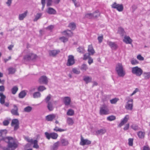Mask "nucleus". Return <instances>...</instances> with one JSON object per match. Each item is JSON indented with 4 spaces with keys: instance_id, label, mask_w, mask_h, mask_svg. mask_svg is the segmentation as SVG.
Segmentation results:
<instances>
[{
    "instance_id": "nucleus-31",
    "label": "nucleus",
    "mask_w": 150,
    "mask_h": 150,
    "mask_svg": "<svg viewBox=\"0 0 150 150\" xmlns=\"http://www.w3.org/2000/svg\"><path fill=\"white\" fill-rule=\"evenodd\" d=\"M93 18H96L100 16V13L99 11L97 10L96 11L94 12L93 13Z\"/></svg>"
},
{
    "instance_id": "nucleus-3",
    "label": "nucleus",
    "mask_w": 150,
    "mask_h": 150,
    "mask_svg": "<svg viewBox=\"0 0 150 150\" xmlns=\"http://www.w3.org/2000/svg\"><path fill=\"white\" fill-rule=\"evenodd\" d=\"M125 100L127 101L125 105V109L128 110H132L133 107V100L132 99H130L129 97H127Z\"/></svg>"
},
{
    "instance_id": "nucleus-59",
    "label": "nucleus",
    "mask_w": 150,
    "mask_h": 150,
    "mask_svg": "<svg viewBox=\"0 0 150 150\" xmlns=\"http://www.w3.org/2000/svg\"><path fill=\"white\" fill-rule=\"evenodd\" d=\"M103 39V35L101 36H98V40L99 43H100L102 42Z\"/></svg>"
},
{
    "instance_id": "nucleus-58",
    "label": "nucleus",
    "mask_w": 150,
    "mask_h": 150,
    "mask_svg": "<svg viewBox=\"0 0 150 150\" xmlns=\"http://www.w3.org/2000/svg\"><path fill=\"white\" fill-rule=\"evenodd\" d=\"M90 53H86L84 55L83 59L84 60H86L89 57L90 55Z\"/></svg>"
},
{
    "instance_id": "nucleus-22",
    "label": "nucleus",
    "mask_w": 150,
    "mask_h": 150,
    "mask_svg": "<svg viewBox=\"0 0 150 150\" xmlns=\"http://www.w3.org/2000/svg\"><path fill=\"white\" fill-rule=\"evenodd\" d=\"M88 51L89 52L88 53H90L91 55H93L95 53V51L92 45H89L88 46Z\"/></svg>"
},
{
    "instance_id": "nucleus-17",
    "label": "nucleus",
    "mask_w": 150,
    "mask_h": 150,
    "mask_svg": "<svg viewBox=\"0 0 150 150\" xmlns=\"http://www.w3.org/2000/svg\"><path fill=\"white\" fill-rule=\"evenodd\" d=\"M128 119V115H126L121 121V122L118 125L120 127L123 125L125 124L127 122Z\"/></svg>"
},
{
    "instance_id": "nucleus-49",
    "label": "nucleus",
    "mask_w": 150,
    "mask_h": 150,
    "mask_svg": "<svg viewBox=\"0 0 150 150\" xmlns=\"http://www.w3.org/2000/svg\"><path fill=\"white\" fill-rule=\"evenodd\" d=\"M116 119V117L113 115H111L108 117H107V120L110 121H112L115 120Z\"/></svg>"
},
{
    "instance_id": "nucleus-28",
    "label": "nucleus",
    "mask_w": 150,
    "mask_h": 150,
    "mask_svg": "<svg viewBox=\"0 0 150 150\" xmlns=\"http://www.w3.org/2000/svg\"><path fill=\"white\" fill-rule=\"evenodd\" d=\"M59 142H57L54 144L51 148L52 150H57L59 146Z\"/></svg>"
},
{
    "instance_id": "nucleus-41",
    "label": "nucleus",
    "mask_w": 150,
    "mask_h": 150,
    "mask_svg": "<svg viewBox=\"0 0 150 150\" xmlns=\"http://www.w3.org/2000/svg\"><path fill=\"white\" fill-rule=\"evenodd\" d=\"M67 122L69 125H72L74 123L73 120L70 117H68L67 118Z\"/></svg>"
},
{
    "instance_id": "nucleus-13",
    "label": "nucleus",
    "mask_w": 150,
    "mask_h": 150,
    "mask_svg": "<svg viewBox=\"0 0 150 150\" xmlns=\"http://www.w3.org/2000/svg\"><path fill=\"white\" fill-rule=\"evenodd\" d=\"M13 108L11 110V114L14 115L19 116V114L18 112V107L15 105H13Z\"/></svg>"
},
{
    "instance_id": "nucleus-26",
    "label": "nucleus",
    "mask_w": 150,
    "mask_h": 150,
    "mask_svg": "<svg viewBox=\"0 0 150 150\" xmlns=\"http://www.w3.org/2000/svg\"><path fill=\"white\" fill-rule=\"evenodd\" d=\"M83 80L86 84L91 82L92 78L89 76H84L83 77Z\"/></svg>"
},
{
    "instance_id": "nucleus-5",
    "label": "nucleus",
    "mask_w": 150,
    "mask_h": 150,
    "mask_svg": "<svg viewBox=\"0 0 150 150\" xmlns=\"http://www.w3.org/2000/svg\"><path fill=\"white\" fill-rule=\"evenodd\" d=\"M37 57L36 54L30 52L25 55L23 57V59L25 61H30L36 59Z\"/></svg>"
},
{
    "instance_id": "nucleus-11",
    "label": "nucleus",
    "mask_w": 150,
    "mask_h": 150,
    "mask_svg": "<svg viewBox=\"0 0 150 150\" xmlns=\"http://www.w3.org/2000/svg\"><path fill=\"white\" fill-rule=\"evenodd\" d=\"M109 110L106 106L103 105L100 108V114L101 115H107L108 114Z\"/></svg>"
},
{
    "instance_id": "nucleus-52",
    "label": "nucleus",
    "mask_w": 150,
    "mask_h": 150,
    "mask_svg": "<svg viewBox=\"0 0 150 150\" xmlns=\"http://www.w3.org/2000/svg\"><path fill=\"white\" fill-rule=\"evenodd\" d=\"M59 39L64 42H67L68 40V38L64 37H61Z\"/></svg>"
},
{
    "instance_id": "nucleus-46",
    "label": "nucleus",
    "mask_w": 150,
    "mask_h": 150,
    "mask_svg": "<svg viewBox=\"0 0 150 150\" xmlns=\"http://www.w3.org/2000/svg\"><path fill=\"white\" fill-rule=\"evenodd\" d=\"M46 88L43 86H39L38 88V91L40 92H42L44 90H46Z\"/></svg>"
},
{
    "instance_id": "nucleus-56",
    "label": "nucleus",
    "mask_w": 150,
    "mask_h": 150,
    "mask_svg": "<svg viewBox=\"0 0 150 150\" xmlns=\"http://www.w3.org/2000/svg\"><path fill=\"white\" fill-rule=\"evenodd\" d=\"M133 139L132 138H129L128 139V144L129 146H132L133 145Z\"/></svg>"
},
{
    "instance_id": "nucleus-48",
    "label": "nucleus",
    "mask_w": 150,
    "mask_h": 150,
    "mask_svg": "<svg viewBox=\"0 0 150 150\" xmlns=\"http://www.w3.org/2000/svg\"><path fill=\"white\" fill-rule=\"evenodd\" d=\"M51 96L50 94H49L47 96L45 100L46 103H47L49 102H51V101H50L51 98Z\"/></svg>"
},
{
    "instance_id": "nucleus-57",
    "label": "nucleus",
    "mask_w": 150,
    "mask_h": 150,
    "mask_svg": "<svg viewBox=\"0 0 150 150\" xmlns=\"http://www.w3.org/2000/svg\"><path fill=\"white\" fill-rule=\"evenodd\" d=\"M52 0H47V6H51L52 4Z\"/></svg>"
},
{
    "instance_id": "nucleus-55",
    "label": "nucleus",
    "mask_w": 150,
    "mask_h": 150,
    "mask_svg": "<svg viewBox=\"0 0 150 150\" xmlns=\"http://www.w3.org/2000/svg\"><path fill=\"white\" fill-rule=\"evenodd\" d=\"M131 128L134 130H138V127L135 124H133L131 126Z\"/></svg>"
},
{
    "instance_id": "nucleus-1",
    "label": "nucleus",
    "mask_w": 150,
    "mask_h": 150,
    "mask_svg": "<svg viewBox=\"0 0 150 150\" xmlns=\"http://www.w3.org/2000/svg\"><path fill=\"white\" fill-rule=\"evenodd\" d=\"M7 138L8 140L7 146L11 150H15L18 146V142L12 137H8Z\"/></svg>"
},
{
    "instance_id": "nucleus-54",
    "label": "nucleus",
    "mask_w": 150,
    "mask_h": 150,
    "mask_svg": "<svg viewBox=\"0 0 150 150\" xmlns=\"http://www.w3.org/2000/svg\"><path fill=\"white\" fill-rule=\"evenodd\" d=\"M131 62L132 65H136L138 63V62L135 59H132L131 61Z\"/></svg>"
},
{
    "instance_id": "nucleus-14",
    "label": "nucleus",
    "mask_w": 150,
    "mask_h": 150,
    "mask_svg": "<svg viewBox=\"0 0 150 150\" xmlns=\"http://www.w3.org/2000/svg\"><path fill=\"white\" fill-rule=\"evenodd\" d=\"M60 52V50H51L49 51V54L50 56L54 57L59 53Z\"/></svg>"
},
{
    "instance_id": "nucleus-37",
    "label": "nucleus",
    "mask_w": 150,
    "mask_h": 150,
    "mask_svg": "<svg viewBox=\"0 0 150 150\" xmlns=\"http://www.w3.org/2000/svg\"><path fill=\"white\" fill-rule=\"evenodd\" d=\"M26 94V93L25 91H22L19 94V97L20 98H23L25 97Z\"/></svg>"
},
{
    "instance_id": "nucleus-9",
    "label": "nucleus",
    "mask_w": 150,
    "mask_h": 150,
    "mask_svg": "<svg viewBox=\"0 0 150 150\" xmlns=\"http://www.w3.org/2000/svg\"><path fill=\"white\" fill-rule=\"evenodd\" d=\"M45 134L47 138L48 139L50 138L53 139H56L58 136V135L57 133L54 132L49 133L47 132H45Z\"/></svg>"
},
{
    "instance_id": "nucleus-29",
    "label": "nucleus",
    "mask_w": 150,
    "mask_h": 150,
    "mask_svg": "<svg viewBox=\"0 0 150 150\" xmlns=\"http://www.w3.org/2000/svg\"><path fill=\"white\" fill-rule=\"evenodd\" d=\"M62 146H67L69 144L68 141L65 139H62L61 140L60 142Z\"/></svg>"
},
{
    "instance_id": "nucleus-24",
    "label": "nucleus",
    "mask_w": 150,
    "mask_h": 150,
    "mask_svg": "<svg viewBox=\"0 0 150 150\" xmlns=\"http://www.w3.org/2000/svg\"><path fill=\"white\" fill-rule=\"evenodd\" d=\"M27 11H25L23 13L20 14L19 15L18 19L20 21L23 20L27 16Z\"/></svg>"
},
{
    "instance_id": "nucleus-8",
    "label": "nucleus",
    "mask_w": 150,
    "mask_h": 150,
    "mask_svg": "<svg viewBox=\"0 0 150 150\" xmlns=\"http://www.w3.org/2000/svg\"><path fill=\"white\" fill-rule=\"evenodd\" d=\"M75 61L74 56L72 55H69L68 56V59L66 65L67 66H70L74 64Z\"/></svg>"
},
{
    "instance_id": "nucleus-25",
    "label": "nucleus",
    "mask_w": 150,
    "mask_h": 150,
    "mask_svg": "<svg viewBox=\"0 0 150 150\" xmlns=\"http://www.w3.org/2000/svg\"><path fill=\"white\" fill-rule=\"evenodd\" d=\"M0 103L2 104H3L5 103V99L6 97L1 93H0Z\"/></svg>"
},
{
    "instance_id": "nucleus-38",
    "label": "nucleus",
    "mask_w": 150,
    "mask_h": 150,
    "mask_svg": "<svg viewBox=\"0 0 150 150\" xmlns=\"http://www.w3.org/2000/svg\"><path fill=\"white\" fill-rule=\"evenodd\" d=\"M42 14L40 13H38L35 16V18L34 19L33 21H37L38 19H39L42 16Z\"/></svg>"
},
{
    "instance_id": "nucleus-7",
    "label": "nucleus",
    "mask_w": 150,
    "mask_h": 150,
    "mask_svg": "<svg viewBox=\"0 0 150 150\" xmlns=\"http://www.w3.org/2000/svg\"><path fill=\"white\" fill-rule=\"evenodd\" d=\"M112 8L116 9L118 11L121 12L123 10V6L122 4H117L114 2L111 5Z\"/></svg>"
},
{
    "instance_id": "nucleus-40",
    "label": "nucleus",
    "mask_w": 150,
    "mask_h": 150,
    "mask_svg": "<svg viewBox=\"0 0 150 150\" xmlns=\"http://www.w3.org/2000/svg\"><path fill=\"white\" fill-rule=\"evenodd\" d=\"M38 141L37 140H35L33 141V143H32V144H34V145L33 146V148L37 149H38L39 148V146L38 145Z\"/></svg>"
},
{
    "instance_id": "nucleus-32",
    "label": "nucleus",
    "mask_w": 150,
    "mask_h": 150,
    "mask_svg": "<svg viewBox=\"0 0 150 150\" xmlns=\"http://www.w3.org/2000/svg\"><path fill=\"white\" fill-rule=\"evenodd\" d=\"M143 75L145 79H148L150 78V72H144Z\"/></svg>"
},
{
    "instance_id": "nucleus-19",
    "label": "nucleus",
    "mask_w": 150,
    "mask_h": 150,
    "mask_svg": "<svg viewBox=\"0 0 150 150\" xmlns=\"http://www.w3.org/2000/svg\"><path fill=\"white\" fill-rule=\"evenodd\" d=\"M55 117V115L54 114H50L46 116V120L48 121H51Z\"/></svg>"
},
{
    "instance_id": "nucleus-62",
    "label": "nucleus",
    "mask_w": 150,
    "mask_h": 150,
    "mask_svg": "<svg viewBox=\"0 0 150 150\" xmlns=\"http://www.w3.org/2000/svg\"><path fill=\"white\" fill-rule=\"evenodd\" d=\"M54 28V25H50L47 28H46V29L49 30H51Z\"/></svg>"
},
{
    "instance_id": "nucleus-43",
    "label": "nucleus",
    "mask_w": 150,
    "mask_h": 150,
    "mask_svg": "<svg viewBox=\"0 0 150 150\" xmlns=\"http://www.w3.org/2000/svg\"><path fill=\"white\" fill-rule=\"evenodd\" d=\"M145 135L144 132H138L137 135L138 137L140 138H144Z\"/></svg>"
},
{
    "instance_id": "nucleus-12",
    "label": "nucleus",
    "mask_w": 150,
    "mask_h": 150,
    "mask_svg": "<svg viewBox=\"0 0 150 150\" xmlns=\"http://www.w3.org/2000/svg\"><path fill=\"white\" fill-rule=\"evenodd\" d=\"M81 140L80 144L81 145L84 146L85 145H89L91 143V142L90 141L87 139H84L82 136L81 137Z\"/></svg>"
},
{
    "instance_id": "nucleus-2",
    "label": "nucleus",
    "mask_w": 150,
    "mask_h": 150,
    "mask_svg": "<svg viewBox=\"0 0 150 150\" xmlns=\"http://www.w3.org/2000/svg\"><path fill=\"white\" fill-rule=\"evenodd\" d=\"M115 70L119 76L123 77L125 76V71L122 64L118 63L116 65Z\"/></svg>"
},
{
    "instance_id": "nucleus-60",
    "label": "nucleus",
    "mask_w": 150,
    "mask_h": 150,
    "mask_svg": "<svg viewBox=\"0 0 150 150\" xmlns=\"http://www.w3.org/2000/svg\"><path fill=\"white\" fill-rule=\"evenodd\" d=\"M41 3L42 5V9L43 10L45 7V0H41Z\"/></svg>"
},
{
    "instance_id": "nucleus-51",
    "label": "nucleus",
    "mask_w": 150,
    "mask_h": 150,
    "mask_svg": "<svg viewBox=\"0 0 150 150\" xmlns=\"http://www.w3.org/2000/svg\"><path fill=\"white\" fill-rule=\"evenodd\" d=\"M119 99L116 98H113L110 100V103L112 104H115L118 100Z\"/></svg>"
},
{
    "instance_id": "nucleus-64",
    "label": "nucleus",
    "mask_w": 150,
    "mask_h": 150,
    "mask_svg": "<svg viewBox=\"0 0 150 150\" xmlns=\"http://www.w3.org/2000/svg\"><path fill=\"white\" fill-rule=\"evenodd\" d=\"M74 3L75 6L76 7H78L80 6V4L79 2H76V0L73 1Z\"/></svg>"
},
{
    "instance_id": "nucleus-6",
    "label": "nucleus",
    "mask_w": 150,
    "mask_h": 150,
    "mask_svg": "<svg viewBox=\"0 0 150 150\" xmlns=\"http://www.w3.org/2000/svg\"><path fill=\"white\" fill-rule=\"evenodd\" d=\"M19 122L17 119H13L12 120L11 125L13 127L14 130H17L19 128Z\"/></svg>"
},
{
    "instance_id": "nucleus-34",
    "label": "nucleus",
    "mask_w": 150,
    "mask_h": 150,
    "mask_svg": "<svg viewBox=\"0 0 150 150\" xmlns=\"http://www.w3.org/2000/svg\"><path fill=\"white\" fill-rule=\"evenodd\" d=\"M88 69L87 65L85 64H82L80 68V69L83 71H86Z\"/></svg>"
},
{
    "instance_id": "nucleus-10",
    "label": "nucleus",
    "mask_w": 150,
    "mask_h": 150,
    "mask_svg": "<svg viewBox=\"0 0 150 150\" xmlns=\"http://www.w3.org/2000/svg\"><path fill=\"white\" fill-rule=\"evenodd\" d=\"M38 81L40 84L47 85L48 82V79L46 76H42L39 78Z\"/></svg>"
},
{
    "instance_id": "nucleus-18",
    "label": "nucleus",
    "mask_w": 150,
    "mask_h": 150,
    "mask_svg": "<svg viewBox=\"0 0 150 150\" xmlns=\"http://www.w3.org/2000/svg\"><path fill=\"white\" fill-rule=\"evenodd\" d=\"M128 119V115H126L121 121V122L118 125L120 127L123 125L125 124L127 122Z\"/></svg>"
},
{
    "instance_id": "nucleus-42",
    "label": "nucleus",
    "mask_w": 150,
    "mask_h": 150,
    "mask_svg": "<svg viewBox=\"0 0 150 150\" xmlns=\"http://www.w3.org/2000/svg\"><path fill=\"white\" fill-rule=\"evenodd\" d=\"M69 27L71 30H74L76 28V24L74 23H69Z\"/></svg>"
},
{
    "instance_id": "nucleus-23",
    "label": "nucleus",
    "mask_w": 150,
    "mask_h": 150,
    "mask_svg": "<svg viewBox=\"0 0 150 150\" xmlns=\"http://www.w3.org/2000/svg\"><path fill=\"white\" fill-rule=\"evenodd\" d=\"M47 103V107L48 110L49 111L53 110L54 109V107L53 106V102H49Z\"/></svg>"
},
{
    "instance_id": "nucleus-36",
    "label": "nucleus",
    "mask_w": 150,
    "mask_h": 150,
    "mask_svg": "<svg viewBox=\"0 0 150 150\" xmlns=\"http://www.w3.org/2000/svg\"><path fill=\"white\" fill-rule=\"evenodd\" d=\"M77 51L81 53H83L85 52V50L83 47H80L77 48Z\"/></svg>"
},
{
    "instance_id": "nucleus-50",
    "label": "nucleus",
    "mask_w": 150,
    "mask_h": 150,
    "mask_svg": "<svg viewBox=\"0 0 150 150\" xmlns=\"http://www.w3.org/2000/svg\"><path fill=\"white\" fill-rule=\"evenodd\" d=\"M72 72L75 74H79L80 73V71L78 69L76 68H74L72 69Z\"/></svg>"
},
{
    "instance_id": "nucleus-53",
    "label": "nucleus",
    "mask_w": 150,
    "mask_h": 150,
    "mask_svg": "<svg viewBox=\"0 0 150 150\" xmlns=\"http://www.w3.org/2000/svg\"><path fill=\"white\" fill-rule=\"evenodd\" d=\"M85 17L89 18H93V14L92 13H88L85 15Z\"/></svg>"
},
{
    "instance_id": "nucleus-39",
    "label": "nucleus",
    "mask_w": 150,
    "mask_h": 150,
    "mask_svg": "<svg viewBox=\"0 0 150 150\" xmlns=\"http://www.w3.org/2000/svg\"><path fill=\"white\" fill-rule=\"evenodd\" d=\"M63 33H65L69 37H71L73 35L72 32L70 30H67L64 31Z\"/></svg>"
},
{
    "instance_id": "nucleus-20",
    "label": "nucleus",
    "mask_w": 150,
    "mask_h": 150,
    "mask_svg": "<svg viewBox=\"0 0 150 150\" xmlns=\"http://www.w3.org/2000/svg\"><path fill=\"white\" fill-rule=\"evenodd\" d=\"M124 42L126 44H130L132 42V40L129 36H125L123 40Z\"/></svg>"
},
{
    "instance_id": "nucleus-45",
    "label": "nucleus",
    "mask_w": 150,
    "mask_h": 150,
    "mask_svg": "<svg viewBox=\"0 0 150 150\" xmlns=\"http://www.w3.org/2000/svg\"><path fill=\"white\" fill-rule=\"evenodd\" d=\"M11 120V119L4 120L3 122V125L5 126L8 125L9 124Z\"/></svg>"
},
{
    "instance_id": "nucleus-30",
    "label": "nucleus",
    "mask_w": 150,
    "mask_h": 150,
    "mask_svg": "<svg viewBox=\"0 0 150 150\" xmlns=\"http://www.w3.org/2000/svg\"><path fill=\"white\" fill-rule=\"evenodd\" d=\"M9 74H13L16 71V69L13 67H10L8 69Z\"/></svg>"
},
{
    "instance_id": "nucleus-35",
    "label": "nucleus",
    "mask_w": 150,
    "mask_h": 150,
    "mask_svg": "<svg viewBox=\"0 0 150 150\" xmlns=\"http://www.w3.org/2000/svg\"><path fill=\"white\" fill-rule=\"evenodd\" d=\"M33 96L34 98H38L40 97L41 93L39 92H36L34 93Z\"/></svg>"
},
{
    "instance_id": "nucleus-16",
    "label": "nucleus",
    "mask_w": 150,
    "mask_h": 150,
    "mask_svg": "<svg viewBox=\"0 0 150 150\" xmlns=\"http://www.w3.org/2000/svg\"><path fill=\"white\" fill-rule=\"evenodd\" d=\"M63 101L65 105H69L71 102V99L69 97H65L63 98Z\"/></svg>"
},
{
    "instance_id": "nucleus-27",
    "label": "nucleus",
    "mask_w": 150,
    "mask_h": 150,
    "mask_svg": "<svg viewBox=\"0 0 150 150\" xmlns=\"http://www.w3.org/2000/svg\"><path fill=\"white\" fill-rule=\"evenodd\" d=\"M118 32L120 35H121L122 36H123L125 33V32L124 29L121 27L118 28Z\"/></svg>"
},
{
    "instance_id": "nucleus-33",
    "label": "nucleus",
    "mask_w": 150,
    "mask_h": 150,
    "mask_svg": "<svg viewBox=\"0 0 150 150\" xmlns=\"http://www.w3.org/2000/svg\"><path fill=\"white\" fill-rule=\"evenodd\" d=\"M32 108L30 106H28L24 109V112H29L31 111Z\"/></svg>"
},
{
    "instance_id": "nucleus-15",
    "label": "nucleus",
    "mask_w": 150,
    "mask_h": 150,
    "mask_svg": "<svg viewBox=\"0 0 150 150\" xmlns=\"http://www.w3.org/2000/svg\"><path fill=\"white\" fill-rule=\"evenodd\" d=\"M107 44L113 49H116L117 47V46L115 42H113L109 41L107 42Z\"/></svg>"
},
{
    "instance_id": "nucleus-47",
    "label": "nucleus",
    "mask_w": 150,
    "mask_h": 150,
    "mask_svg": "<svg viewBox=\"0 0 150 150\" xmlns=\"http://www.w3.org/2000/svg\"><path fill=\"white\" fill-rule=\"evenodd\" d=\"M18 87L16 86L13 87L11 89V91L12 94H14L16 93L18 91Z\"/></svg>"
},
{
    "instance_id": "nucleus-4",
    "label": "nucleus",
    "mask_w": 150,
    "mask_h": 150,
    "mask_svg": "<svg viewBox=\"0 0 150 150\" xmlns=\"http://www.w3.org/2000/svg\"><path fill=\"white\" fill-rule=\"evenodd\" d=\"M132 72L133 74L139 76L142 74L143 71L141 68L137 66L132 68Z\"/></svg>"
},
{
    "instance_id": "nucleus-44",
    "label": "nucleus",
    "mask_w": 150,
    "mask_h": 150,
    "mask_svg": "<svg viewBox=\"0 0 150 150\" xmlns=\"http://www.w3.org/2000/svg\"><path fill=\"white\" fill-rule=\"evenodd\" d=\"M67 115L69 116H72L74 114V111L71 109H69L67 113Z\"/></svg>"
},
{
    "instance_id": "nucleus-21",
    "label": "nucleus",
    "mask_w": 150,
    "mask_h": 150,
    "mask_svg": "<svg viewBox=\"0 0 150 150\" xmlns=\"http://www.w3.org/2000/svg\"><path fill=\"white\" fill-rule=\"evenodd\" d=\"M47 12L49 14H54L56 13V11L54 8H49L47 10Z\"/></svg>"
},
{
    "instance_id": "nucleus-61",
    "label": "nucleus",
    "mask_w": 150,
    "mask_h": 150,
    "mask_svg": "<svg viewBox=\"0 0 150 150\" xmlns=\"http://www.w3.org/2000/svg\"><path fill=\"white\" fill-rule=\"evenodd\" d=\"M137 58L140 61H143L144 60V58L140 54H139L137 56Z\"/></svg>"
},
{
    "instance_id": "nucleus-63",
    "label": "nucleus",
    "mask_w": 150,
    "mask_h": 150,
    "mask_svg": "<svg viewBox=\"0 0 150 150\" xmlns=\"http://www.w3.org/2000/svg\"><path fill=\"white\" fill-rule=\"evenodd\" d=\"M25 139L27 142L31 143V144L33 143V142L34 141L33 139H30L28 137H26L25 138Z\"/></svg>"
}]
</instances>
